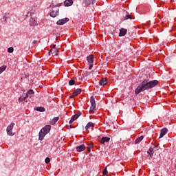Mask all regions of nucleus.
Listing matches in <instances>:
<instances>
[{
    "label": "nucleus",
    "instance_id": "23",
    "mask_svg": "<svg viewBox=\"0 0 176 176\" xmlns=\"http://www.w3.org/2000/svg\"><path fill=\"white\" fill-rule=\"evenodd\" d=\"M6 68H7L6 65H3L0 67V74H2V72H3L5 69H6Z\"/></svg>",
    "mask_w": 176,
    "mask_h": 176
},
{
    "label": "nucleus",
    "instance_id": "30",
    "mask_svg": "<svg viewBox=\"0 0 176 176\" xmlns=\"http://www.w3.org/2000/svg\"><path fill=\"white\" fill-rule=\"evenodd\" d=\"M106 174H108V170H107V168H105L103 170V175H106Z\"/></svg>",
    "mask_w": 176,
    "mask_h": 176
},
{
    "label": "nucleus",
    "instance_id": "6",
    "mask_svg": "<svg viewBox=\"0 0 176 176\" xmlns=\"http://www.w3.org/2000/svg\"><path fill=\"white\" fill-rule=\"evenodd\" d=\"M13 127H14V123H11L8 127H7V134L8 135H14V133L12 132V130H13Z\"/></svg>",
    "mask_w": 176,
    "mask_h": 176
},
{
    "label": "nucleus",
    "instance_id": "22",
    "mask_svg": "<svg viewBox=\"0 0 176 176\" xmlns=\"http://www.w3.org/2000/svg\"><path fill=\"white\" fill-rule=\"evenodd\" d=\"M36 110H37L38 112H45V107H36Z\"/></svg>",
    "mask_w": 176,
    "mask_h": 176
},
{
    "label": "nucleus",
    "instance_id": "24",
    "mask_svg": "<svg viewBox=\"0 0 176 176\" xmlns=\"http://www.w3.org/2000/svg\"><path fill=\"white\" fill-rule=\"evenodd\" d=\"M69 86H74L75 85V80H70L69 82Z\"/></svg>",
    "mask_w": 176,
    "mask_h": 176
},
{
    "label": "nucleus",
    "instance_id": "20",
    "mask_svg": "<svg viewBox=\"0 0 176 176\" xmlns=\"http://www.w3.org/2000/svg\"><path fill=\"white\" fill-rule=\"evenodd\" d=\"M58 117H55L53 118V120L50 122V124H56V123H57V122H58Z\"/></svg>",
    "mask_w": 176,
    "mask_h": 176
},
{
    "label": "nucleus",
    "instance_id": "33",
    "mask_svg": "<svg viewBox=\"0 0 176 176\" xmlns=\"http://www.w3.org/2000/svg\"><path fill=\"white\" fill-rule=\"evenodd\" d=\"M51 8H54V5L50 6Z\"/></svg>",
    "mask_w": 176,
    "mask_h": 176
},
{
    "label": "nucleus",
    "instance_id": "31",
    "mask_svg": "<svg viewBox=\"0 0 176 176\" xmlns=\"http://www.w3.org/2000/svg\"><path fill=\"white\" fill-rule=\"evenodd\" d=\"M3 21H6V16H4L3 18Z\"/></svg>",
    "mask_w": 176,
    "mask_h": 176
},
{
    "label": "nucleus",
    "instance_id": "4",
    "mask_svg": "<svg viewBox=\"0 0 176 176\" xmlns=\"http://www.w3.org/2000/svg\"><path fill=\"white\" fill-rule=\"evenodd\" d=\"M87 60L89 64V69L93 68V63H94V55L91 54L87 57Z\"/></svg>",
    "mask_w": 176,
    "mask_h": 176
},
{
    "label": "nucleus",
    "instance_id": "34",
    "mask_svg": "<svg viewBox=\"0 0 176 176\" xmlns=\"http://www.w3.org/2000/svg\"><path fill=\"white\" fill-rule=\"evenodd\" d=\"M87 150H88V151H90V148H89V147H88V148H87Z\"/></svg>",
    "mask_w": 176,
    "mask_h": 176
},
{
    "label": "nucleus",
    "instance_id": "13",
    "mask_svg": "<svg viewBox=\"0 0 176 176\" xmlns=\"http://www.w3.org/2000/svg\"><path fill=\"white\" fill-rule=\"evenodd\" d=\"M50 15L51 16V17H56L57 16H58V10H52Z\"/></svg>",
    "mask_w": 176,
    "mask_h": 176
},
{
    "label": "nucleus",
    "instance_id": "2",
    "mask_svg": "<svg viewBox=\"0 0 176 176\" xmlns=\"http://www.w3.org/2000/svg\"><path fill=\"white\" fill-rule=\"evenodd\" d=\"M51 128L52 126L50 125H46L38 133V140L40 141H42L45 138V136L50 131Z\"/></svg>",
    "mask_w": 176,
    "mask_h": 176
},
{
    "label": "nucleus",
    "instance_id": "25",
    "mask_svg": "<svg viewBox=\"0 0 176 176\" xmlns=\"http://www.w3.org/2000/svg\"><path fill=\"white\" fill-rule=\"evenodd\" d=\"M148 153L151 155H153V148H150L148 151Z\"/></svg>",
    "mask_w": 176,
    "mask_h": 176
},
{
    "label": "nucleus",
    "instance_id": "19",
    "mask_svg": "<svg viewBox=\"0 0 176 176\" xmlns=\"http://www.w3.org/2000/svg\"><path fill=\"white\" fill-rule=\"evenodd\" d=\"M27 98H28V94H25L23 96V97L19 98V101H21V102L25 101Z\"/></svg>",
    "mask_w": 176,
    "mask_h": 176
},
{
    "label": "nucleus",
    "instance_id": "8",
    "mask_svg": "<svg viewBox=\"0 0 176 176\" xmlns=\"http://www.w3.org/2000/svg\"><path fill=\"white\" fill-rule=\"evenodd\" d=\"M67 21H69V19L68 18H65L63 19H60L56 22V24L58 25H63V24H65L66 23H67Z\"/></svg>",
    "mask_w": 176,
    "mask_h": 176
},
{
    "label": "nucleus",
    "instance_id": "29",
    "mask_svg": "<svg viewBox=\"0 0 176 176\" xmlns=\"http://www.w3.org/2000/svg\"><path fill=\"white\" fill-rule=\"evenodd\" d=\"M129 19H131V15H126L124 18V20H129Z\"/></svg>",
    "mask_w": 176,
    "mask_h": 176
},
{
    "label": "nucleus",
    "instance_id": "28",
    "mask_svg": "<svg viewBox=\"0 0 176 176\" xmlns=\"http://www.w3.org/2000/svg\"><path fill=\"white\" fill-rule=\"evenodd\" d=\"M34 90H32V89H30L28 91V94H34Z\"/></svg>",
    "mask_w": 176,
    "mask_h": 176
},
{
    "label": "nucleus",
    "instance_id": "14",
    "mask_svg": "<svg viewBox=\"0 0 176 176\" xmlns=\"http://www.w3.org/2000/svg\"><path fill=\"white\" fill-rule=\"evenodd\" d=\"M126 34L127 30L122 28L120 30L119 36H124V35H126Z\"/></svg>",
    "mask_w": 176,
    "mask_h": 176
},
{
    "label": "nucleus",
    "instance_id": "5",
    "mask_svg": "<svg viewBox=\"0 0 176 176\" xmlns=\"http://www.w3.org/2000/svg\"><path fill=\"white\" fill-rule=\"evenodd\" d=\"M50 56H58V48L56 47V45H54V47L50 50L49 52Z\"/></svg>",
    "mask_w": 176,
    "mask_h": 176
},
{
    "label": "nucleus",
    "instance_id": "3",
    "mask_svg": "<svg viewBox=\"0 0 176 176\" xmlns=\"http://www.w3.org/2000/svg\"><path fill=\"white\" fill-rule=\"evenodd\" d=\"M90 102H91V107L89 109V113H93L96 111V100L94 99V97H91L90 99Z\"/></svg>",
    "mask_w": 176,
    "mask_h": 176
},
{
    "label": "nucleus",
    "instance_id": "12",
    "mask_svg": "<svg viewBox=\"0 0 176 176\" xmlns=\"http://www.w3.org/2000/svg\"><path fill=\"white\" fill-rule=\"evenodd\" d=\"M167 129L166 128H164L161 130V133L160 135V138H162V137H164V135H166V134H167Z\"/></svg>",
    "mask_w": 176,
    "mask_h": 176
},
{
    "label": "nucleus",
    "instance_id": "18",
    "mask_svg": "<svg viewBox=\"0 0 176 176\" xmlns=\"http://www.w3.org/2000/svg\"><path fill=\"white\" fill-rule=\"evenodd\" d=\"M91 127H94V124L91 122H89L87 123V124L85 126L86 130H89V129H91Z\"/></svg>",
    "mask_w": 176,
    "mask_h": 176
},
{
    "label": "nucleus",
    "instance_id": "21",
    "mask_svg": "<svg viewBox=\"0 0 176 176\" xmlns=\"http://www.w3.org/2000/svg\"><path fill=\"white\" fill-rule=\"evenodd\" d=\"M142 140H144V136H140L139 138H138L135 141V144H140V142H141V141H142Z\"/></svg>",
    "mask_w": 176,
    "mask_h": 176
},
{
    "label": "nucleus",
    "instance_id": "11",
    "mask_svg": "<svg viewBox=\"0 0 176 176\" xmlns=\"http://www.w3.org/2000/svg\"><path fill=\"white\" fill-rule=\"evenodd\" d=\"M30 25H31V27H35L38 25V23L35 21V19L31 18L30 19Z\"/></svg>",
    "mask_w": 176,
    "mask_h": 176
},
{
    "label": "nucleus",
    "instance_id": "27",
    "mask_svg": "<svg viewBox=\"0 0 176 176\" xmlns=\"http://www.w3.org/2000/svg\"><path fill=\"white\" fill-rule=\"evenodd\" d=\"M45 162L46 164H49V163H50V158L47 157V158L45 160Z\"/></svg>",
    "mask_w": 176,
    "mask_h": 176
},
{
    "label": "nucleus",
    "instance_id": "9",
    "mask_svg": "<svg viewBox=\"0 0 176 176\" xmlns=\"http://www.w3.org/2000/svg\"><path fill=\"white\" fill-rule=\"evenodd\" d=\"M79 116H80V113H76L73 116L69 121V124H72V123H74V122H75V120H76V119H78Z\"/></svg>",
    "mask_w": 176,
    "mask_h": 176
},
{
    "label": "nucleus",
    "instance_id": "17",
    "mask_svg": "<svg viewBox=\"0 0 176 176\" xmlns=\"http://www.w3.org/2000/svg\"><path fill=\"white\" fill-rule=\"evenodd\" d=\"M111 138H108V137H103L102 138L100 142L101 144H105V142H109Z\"/></svg>",
    "mask_w": 176,
    "mask_h": 176
},
{
    "label": "nucleus",
    "instance_id": "15",
    "mask_svg": "<svg viewBox=\"0 0 176 176\" xmlns=\"http://www.w3.org/2000/svg\"><path fill=\"white\" fill-rule=\"evenodd\" d=\"M100 86H105V85L108 84V80L107 78H102L99 82Z\"/></svg>",
    "mask_w": 176,
    "mask_h": 176
},
{
    "label": "nucleus",
    "instance_id": "26",
    "mask_svg": "<svg viewBox=\"0 0 176 176\" xmlns=\"http://www.w3.org/2000/svg\"><path fill=\"white\" fill-rule=\"evenodd\" d=\"M13 50H14V49H13V47H9L8 49V53H13Z\"/></svg>",
    "mask_w": 176,
    "mask_h": 176
},
{
    "label": "nucleus",
    "instance_id": "16",
    "mask_svg": "<svg viewBox=\"0 0 176 176\" xmlns=\"http://www.w3.org/2000/svg\"><path fill=\"white\" fill-rule=\"evenodd\" d=\"M74 1L72 0H65L64 2L65 6H72Z\"/></svg>",
    "mask_w": 176,
    "mask_h": 176
},
{
    "label": "nucleus",
    "instance_id": "10",
    "mask_svg": "<svg viewBox=\"0 0 176 176\" xmlns=\"http://www.w3.org/2000/svg\"><path fill=\"white\" fill-rule=\"evenodd\" d=\"M85 149H86V146H85V144H81L76 147L77 152H83Z\"/></svg>",
    "mask_w": 176,
    "mask_h": 176
},
{
    "label": "nucleus",
    "instance_id": "7",
    "mask_svg": "<svg viewBox=\"0 0 176 176\" xmlns=\"http://www.w3.org/2000/svg\"><path fill=\"white\" fill-rule=\"evenodd\" d=\"M80 93H82V89L78 88L76 89L73 94L70 96V98H74V97H76L78 96H79V94H80Z\"/></svg>",
    "mask_w": 176,
    "mask_h": 176
},
{
    "label": "nucleus",
    "instance_id": "32",
    "mask_svg": "<svg viewBox=\"0 0 176 176\" xmlns=\"http://www.w3.org/2000/svg\"><path fill=\"white\" fill-rule=\"evenodd\" d=\"M33 43H36V41L34 40V41H33Z\"/></svg>",
    "mask_w": 176,
    "mask_h": 176
},
{
    "label": "nucleus",
    "instance_id": "1",
    "mask_svg": "<svg viewBox=\"0 0 176 176\" xmlns=\"http://www.w3.org/2000/svg\"><path fill=\"white\" fill-rule=\"evenodd\" d=\"M159 83L158 80H152V81H143L135 90V94H140L141 91H145V90H148V89H152V87H155Z\"/></svg>",
    "mask_w": 176,
    "mask_h": 176
}]
</instances>
